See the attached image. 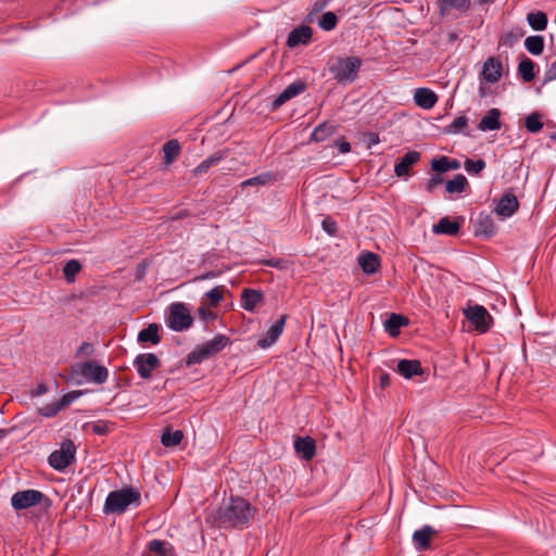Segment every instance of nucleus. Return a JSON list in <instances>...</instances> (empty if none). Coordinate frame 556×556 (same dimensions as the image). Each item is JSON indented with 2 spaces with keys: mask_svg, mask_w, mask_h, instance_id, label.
Instances as JSON below:
<instances>
[{
  "mask_svg": "<svg viewBox=\"0 0 556 556\" xmlns=\"http://www.w3.org/2000/svg\"><path fill=\"white\" fill-rule=\"evenodd\" d=\"M217 276H218V273H216V271H208V273H205V274L199 276L198 278H195V280H205V279L215 278Z\"/></svg>",
  "mask_w": 556,
  "mask_h": 556,
  "instance_id": "obj_64",
  "label": "nucleus"
},
{
  "mask_svg": "<svg viewBox=\"0 0 556 556\" xmlns=\"http://www.w3.org/2000/svg\"><path fill=\"white\" fill-rule=\"evenodd\" d=\"M465 316L480 333L489 331L493 323V318L488 309L479 304L468 306L465 309Z\"/></svg>",
  "mask_w": 556,
  "mask_h": 556,
  "instance_id": "obj_7",
  "label": "nucleus"
},
{
  "mask_svg": "<svg viewBox=\"0 0 556 556\" xmlns=\"http://www.w3.org/2000/svg\"><path fill=\"white\" fill-rule=\"evenodd\" d=\"M81 270V264L78 260L72 258L67 261L63 267V276L67 283H73L76 275Z\"/></svg>",
  "mask_w": 556,
  "mask_h": 556,
  "instance_id": "obj_39",
  "label": "nucleus"
},
{
  "mask_svg": "<svg viewBox=\"0 0 556 556\" xmlns=\"http://www.w3.org/2000/svg\"><path fill=\"white\" fill-rule=\"evenodd\" d=\"M83 394V391H71L64 394L58 402L62 408L70 406L75 400Z\"/></svg>",
  "mask_w": 556,
  "mask_h": 556,
  "instance_id": "obj_49",
  "label": "nucleus"
},
{
  "mask_svg": "<svg viewBox=\"0 0 556 556\" xmlns=\"http://www.w3.org/2000/svg\"><path fill=\"white\" fill-rule=\"evenodd\" d=\"M442 181H443V178H442V176H441L439 173H437V174L432 175V176L428 179V181H427L426 190H427L428 192H430V193H431V192H433V191H434V189H435V187H437V186H439V185H441V184H442Z\"/></svg>",
  "mask_w": 556,
  "mask_h": 556,
  "instance_id": "obj_52",
  "label": "nucleus"
},
{
  "mask_svg": "<svg viewBox=\"0 0 556 556\" xmlns=\"http://www.w3.org/2000/svg\"><path fill=\"white\" fill-rule=\"evenodd\" d=\"M519 73H520V76L523 81L530 83L535 78L538 72H519Z\"/></svg>",
  "mask_w": 556,
  "mask_h": 556,
  "instance_id": "obj_61",
  "label": "nucleus"
},
{
  "mask_svg": "<svg viewBox=\"0 0 556 556\" xmlns=\"http://www.w3.org/2000/svg\"><path fill=\"white\" fill-rule=\"evenodd\" d=\"M332 0H314L312 2V9L308 14V17L311 18L312 15L320 12L324 10Z\"/></svg>",
  "mask_w": 556,
  "mask_h": 556,
  "instance_id": "obj_53",
  "label": "nucleus"
},
{
  "mask_svg": "<svg viewBox=\"0 0 556 556\" xmlns=\"http://www.w3.org/2000/svg\"><path fill=\"white\" fill-rule=\"evenodd\" d=\"M542 115L539 112H532L526 117L525 127L531 134H536L543 128Z\"/></svg>",
  "mask_w": 556,
  "mask_h": 556,
  "instance_id": "obj_42",
  "label": "nucleus"
},
{
  "mask_svg": "<svg viewBox=\"0 0 556 556\" xmlns=\"http://www.w3.org/2000/svg\"><path fill=\"white\" fill-rule=\"evenodd\" d=\"M275 179V175L271 172H266L261 175L251 177L249 179L243 180L240 184V188L244 189L247 187H260L265 186Z\"/></svg>",
  "mask_w": 556,
  "mask_h": 556,
  "instance_id": "obj_36",
  "label": "nucleus"
},
{
  "mask_svg": "<svg viewBox=\"0 0 556 556\" xmlns=\"http://www.w3.org/2000/svg\"><path fill=\"white\" fill-rule=\"evenodd\" d=\"M141 494L132 486H125L108 494L103 506L105 514H123L130 505L140 506Z\"/></svg>",
  "mask_w": 556,
  "mask_h": 556,
  "instance_id": "obj_2",
  "label": "nucleus"
},
{
  "mask_svg": "<svg viewBox=\"0 0 556 556\" xmlns=\"http://www.w3.org/2000/svg\"><path fill=\"white\" fill-rule=\"evenodd\" d=\"M160 326L155 323L149 324L148 327L142 329L137 337L140 343H151L153 345L161 342V336L159 334Z\"/></svg>",
  "mask_w": 556,
  "mask_h": 556,
  "instance_id": "obj_28",
  "label": "nucleus"
},
{
  "mask_svg": "<svg viewBox=\"0 0 556 556\" xmlns=\"http://www.w3.org/2000/svg\"><path fill=\"white\" fill-rule=\"evenodd\" d=\"M358 72H334V79L342 86L352 84L357 78Z\"/></svg>",
  "mask_w": 556,
  "mask_h": 556,
  "instance_id": "obj_47",
  "label": "nucleus"
},
{
  "mask_svg": "<svg viewBox=\"0 0 556 556\" xmlns=\"http://www.w3.org/2000/svg\"><path fill=\"white\" fill-rule=\"evenodd\" d=\"M525 47L529 53L540 55L544 49V38L540 35L529 36L525 40Z\"/></svg>",
  "mask_w": 556,
  "mask_h": 556,
  "instance_id": "obj_40",
  "label": "nucleus"
},
{
  "mask_svg": "<svg viewBox=\"0 0 556 556\" xmlns=\"http://www.w3.org/2000/svg\"><path fill=\"white\" fill-rule=\"evenodd\" d=\"M321 227L330 236H334L338 231V224L331 216H326L323 219Z\"/></svg>",
  "mask_w": 556,
  "mask_h": 556,
  "instance_id": "obj_51",
  "label": "nucleus"
},
{
  "mask_svg": "<svg viewBox=\"0 0 556 556\" xmlns=\"http://www.w3.org/2000/svg\"><path fill=\"white\" fill-rule=\"evenodd\" d=\"M522 33H515V31H509L507 34H505L501 39H500V43H498V49H502V48H513L518 41L519 39L522 37Z\"/></svg>",
  "mask_w": 556,
  "mask_h": 556,
  "instance_id": "obj_45",
  "label": "nucleus"
},
{
  "mask_svg": "<svg viewBox=\"0 0 556 556\" xmlns=\"http://www.w3.org/2000/svg\"><path fill=\"white\" fill-rule=\"evenodd\" d=\"M397 372L405 379L424 374L420 361L418 359H400L396 366Z\"/></svg>",
  "mask_w": 556,
  "mask_h": 556,
  "instance_id": "obj_20",
  "label": "nucleus"
},
{
  "mask_svg": "<svg viewBox=\"0 0 556 556\" xmlns=\"http://www.w3.org/2000/svg\"><path fill=\"white\" fill-rule=\"evenodd\" d=\"M527 21L533 30H544L548 23L547 15L542 11L528 13Z\"/></svg>",
  "mask_w": 556,
  "mask_h": 556,
  "instance_id": "obj_34",
  "label": "nucleus"
},
{
  "mask_svg": "<svg viewBox=\"0 0 556 556\" xmlns=\"http://www.w3.org/2000/svg\"><path fill=\"white\" fill-rule=\"evenodd\" d=\"M230 343L229 337L217 334L214 339L197 345L185 358V364L190 367L194 364H201L210 357L216 355Z\"/></svg>",
  "mask_w": 556,
  "mask_h": 556,
  "instance_id": "obj_3",
  "label": "nucleus"
},
{
  "mask_svg": "<svg viewBox=\"0 0 556 556\" xmlns=\"http://www.w3.org/2000/svg\"><path fill=\"white\" fill-rule=\"evenodd\" d=\"M504 53H506V51L501 52L496 58H488L481 70H508L510 64L508 62V56H505V60H503Z\"/></svg>",
  "mask_w": 556,
  "mask_h": 556,
  "instance_id": "obj_38",
  "label": "nucleus"
},
{
  "mask_svg": "<svg viewBox=\"0 0 556 556\" xmlns=\"http://www.w3.org/2000/svg\"><path fill=\"white\" fill-rule=\"evenodd\" d=\"M47 392H48L47 384L41 382L31 391V396H40V395L46 394Z\"/></svg>",
  "mask_w": 556,
  "mask_h": 556,
  "instance_id": "obj_59",
  "label": "nucleus"
},
{
  "mask_svg": "<svg viewBox=\"0 0 556 556\" xmlns=\"http://www.w3.org/2000/svg\"><path fill=\"white\" fill-rule=\"evenodd\" d=\"M93 351V345L91 343L83 342L77 350V355L90 356Z\"/></svg>",
  "mask_w": 556,
  "mask_h": 556,
  "instance_id": "obj_55",
  "label": "nucleus"
},
{
  "mask_svg": "<svg viewBox=\"0 0 556 556\" xmlns=\"http://www.w3.org/2000/svg\"><path fill=\"white\" fill-rule=\"evenodd\" d=\"M164 163L172 164L180 153V144L177 139H170L163 146Z\"/></svg>",
  "mask_w": 556,
  "mask_h": 556,
  "instance_id": "obj_32",
  "label": "nucleus"
},
{
  "mask_svg": "<svg viewBox=\"0 0 556 556\" xmlns=\"http://www.w3.org/2000/svg\"><path fill=\"white\" fill-rule=\"evenodd\" d=\"M502 73L503 72H480V77H479V96H480V98H486L493 93V91L486 87V84L497 83L502 77Z\"/></svg>",
  "mask_w": 556,
  "mask_h": 556,
  "instance_id": "obj_25",
  "label": "nucleus"
},
{
  "mask_svg": "<svg viewBox=\"0 0 556 556\" xmlns=\"http://www.w3.org/2000/svg\"><path fill=\"white\" fill-rule=\"evenodd\" d=\"M294 448L304 460H311L316 453L315 440L308 435L298 437L294 441Z\"/></svg>",
  "mask_w": 556,
  "mask_h": 556,
  "instance_id": "obj_18",
  "label": "nucleus"
},
{
  "mask_svg": "<svg viewBox=\"0 0 556 556\" xmlns=\"http://www.w3.org/2000/svg\"><path fill=\"white\" fill-rule=\"evenodd\" d=\"M555 79H556V72H545V76L543 78L542 86L545 85L546 83L555 80Z\"/></svg>",
  "mask_w": 556,
  "mask_h": 556,
  "instance_id": "obj_63",
  "label": "nucleus"
},
{
  "mask_svg": "<svg viewBox=\"0 0 556 556\" xmlns=\"http://www.w3.org/2000/svg\"><path fill=\"white\" fill-rule=\"evenodd\" d=\"M45 494L38 490H24L15 492L11 497V505L16 510H22L41 503Z\"/></svg>",
  "mask_w": 556,
  "mask_h": 556,
  "instance_id": "obj_8",
  "label": "nucleus"
},
{
  "mask_svg": "<svg viewBox=\"0 0 556 556\" xmlns=\"http://www.w3.org/2000/svg\"><path fill=\"white\" fill-rule=\"evenodd\" d=\"M338 151L342 154L349 153L351 151V144L345 139H338L334 143Z\"/></svg>",
  "mask_w": 556,
  "mask_h": 556,
  "instance_id": "obj_56",
  "label": "nucleus"
},
{
  "mask_svg": "<svg viewBox=\"0 0 556 556\" xmlns=\"http://www.w3.org/2000/svg\"><path fill=\"white\" fill-rule=\"evenodd\" d=\"M516 60L518 61L517 70H534V62L523 52H518Z\"/></svg>",
  "mask_w": 556,
  "mask_h": 556,
  "instance_id": "obj_50",
  "label": "nucleus"
},
{
  "mask_svg": "<svg viewBox=\"0 0 556 556\" xmlns=\"http://www.w3.org/2000/svg\"><path fill=\"white\" fill-rule=\"evenodd\" d=\"M262 264L269 266V267L278 268V269H283L286 267V261L283 258L264 260V261H262Z\"/></svg>",
  "mask_w": 556,
  "mask_h": 556,
  "instance_id": "obj_54",
  "label": "nucleus"
},
{
  "mask_svg": "<svg viewBox=\"0 0 556 556\" xmlns=\"http://www.w3.org/2000/svg\"><path fill=\"white\" fill-rule=\"evenodd\" d=\"M109 431L108 425L102 421L94 422L92 425V432L98 435H104Z\"/></svg>",
  "mask_w": 556,
  "mask_h": 556,
  "instance_id": "obj_57",
  "label": "nucleus"
},
{
  "mask_svg": "<svg viewBox=\"0 0 556 556\" xmlns=\"http://www.w3.org/2000/svg\"><path fill=\"white\" fill-rule=\"evenodd\" d=\"M313 29L307 25H300L293 28L287 38V46L295 48L298 46H306L312 40Z\"/></svg>",
  "mask_w": 556,
  "mask_h": 556,
  "instance_id": "obj_13",
  "label": "nucleus"
},
{
  "mask_svg": "<svg viewBox=\"0 0 556 556\" xmlns=\"http://www.w3.org/2000/svg\"><path fill=\"white\" fill-rule=\"evenodd\" d=\"M225 286H217L205 293L211 306H216L223 300Z\"/></svg>",
  "mask_w": 556,
  "mask_h": 556,
  "instance_id": "obj_46",
  "label": "nucleus"
},
{
  "mask_svg": "<svg viewBox=\"0 0 556 556\" xmlns=\"http://www.w3.org/2000/svg\"><path fill=\"white\" fill-rule=\"evenodd\" d=\"M228 155V151H217L211 154L208 157L203 160L195 168L194 174L195 175H203L205 174L212 166L217 165L220 161L225 160Z\"/></svg>",
  "mask_w": 556,
  "mask_h": 556,
  "instance_id": "obj_27",
  "label": "nucleus"
},
{
  "mask_svg": "<svg viewBox=\"0 0 556 556\" xmlns=\"http://www.w3.org/2000/svg\"><path fill=\"white\" fill-rule=\"evenodd\" d=\"M362 65V59L356 55L337 56L330 60L329 70H359Z\"/></svg>",
  "mask_w": 556,
  "mask_h": 556,
  "instance_id": "obj_22",
  "label": "nucleus"
},
{
  "mask_svg": "<svg viewBox=\"0 0 556 556\" xmlns=\"http://www.w3.org/2000/svg\"><path fill=\"white\" fill-rule=\"evenodd\" d=\"M182 439H184V433L181 430L172 431L169 428H167L161 437V443L165 447H173V446H177L178 444H180Z\"/></svg>",
  "mask_w": 556,
  "mask_h": 556,
  "instance_id": "obj_37",
  "label": "nucleus"
},
{
  "mask_svg": "<svg viewBox=\"0 0 556 556\" xmlns=\"http://www.w3.org/2000/svg\"><path fill=\"white\" fill-rule=\"evenodd\" d=\"M148 549L157 556H175L174 546L162 540H152L148 544Z\"/></svg>",
  "mask_w": 556,
  "mask_h": 556,
  "instance_id": "obj_31",
  "label": "nucleus"
},
{
  "mask_svg": "<svg viewBox=\"0 0 556 556\" xmlns=\"http://www.w3.org/2000/svg\"><path fill=\"white\" fill-rule=\"evenodd\" d=\"M365 141L367 143L368 148H371L375 144H378L380 142L379 135L377 132H367L365 134Z\"/></svg>",
  "mask_w": 556,
  "mask_h": 556,
  "instance_id": "obj_58",
  "label": "nucleus"
},
{
  "mask_svg": "<svg viewBox=\"0 0 556 556\" xmlns=\"http://www.w3.org/2000/svg\"><path fill=\"white\" fill-rule=\"evenodd\" d=\"M132 364L142 379H149L152 371L161 366V361L154 353H141L135 357Z\"/></svg>",
  "mask_w": 556,
  "mask_h": 556,
  "instance_id": "obj_9",
  "label": "nucleus"
},
{
  "mask_svg": "<svg viewBox=\"0 0 556 556\" xmlns=\"http://www.w3.org/2000/svg\"><path fill=\"white\" fill-rule=\"evenodd\" d=\"M391 382V377L389 374L384 372L380 376V386L381 388H386L390 384Z\"/></svg>",
  "mask_w": 556,
  "mask_h": 556,
  "instance_id": "obj_62",
  "label": "nucleus"
},
{
  "mask_svg": "<svg viewBox=\"0 0 556 556\" xmlns=\"http://www.w3.org/2000/svg\"><path fill=\"white\" fill-rule=\"evenodd\" d=\"M421 157L418 151H408L405 153L394 166V173L397 177L408 176L412 166L417 164Z\"/></svg>",
  "mask_w": 556,
  "mask_h": 556,
  "instance_id": "obj_15",
  "label": "nucleus"
},
{
  "mask_svg": "<svg viewBox=\"0 0 556 556\" xmlns=\"http://www.w3.org/2000/svg\"><path fill=\"white\" fill-rule=\"evenodd\" d=\"M497 231V227L494 223L491 214L485 212H480L477 217V229L476 232L478 235H482L485 238L493 237Z\"/></svg>",
  "mask_w": 556,
  "mask_h": 556,
  "instance_id": "obj_19",
  "label": "nucleus"
},
{
  "mask_svg": "<svg viewBox=\"0 0 556 556\" xmlns=\"http://www.w3.org/2000/svg\"><path fill=\"white\" fill-rule=\"evenodd\" d=\"M264 294L261 290L247 288L241 293V307L248 312H254L263 302Z\"/></svg>",
  "mask_w": 556,
  "mask_h": 556,
  "instance_id": "obj_16",
  "label": "nucleus"
},
{
  "mask_svg": "<svg viewBox=\"0 0 556 556\" xmlns=\"http://www.w3.org/2000/svg\"><path fill=\"white\" fill-rule=\"evenodd\" d=\"M460 167V163L458 160L450 159L445 155L440 156L439 159H433L431 161V169L442 174L448 170H455Z\"/></svg>",
  "mask_w": 556,
  "mask_h": 556,
  "instance_id": "obj_29",
  "label": "nucleus"
},
{
  "mask_svg": "<svg viewBox=\"0 0 556 556\" xmlns=\"http://www.w3.org/2000/svg\"><path fill=\"white\" fill-rule=\"evenodd\" d=\"M168 317L166 325L169 329L180 332L191 327L193 317L185 303L175 302L168 306Z\"/></svg>",
  "mask_w": 556,
  "mask_h": 556,
  "instance_id": "obj_4",
  "label": "nucleus"
},
{
  "mask_svg": "<svg viewBox=\"0 0 556 556\" xmlns=\"http://www.w3.org/2000/svg\"><path fill=\"white\" fill-rule=\"evenodd\" d=\"M383 325H384V330L391 337L394 338L400 334V329L402 327L408 325V318L403 315L392 313V314H390L389 318L384 321Z\"/></svg>",
  "mask_w": 556,
  "mask_h": 556,
  "instance_id": "obj_26",
  "label": "nucleus"
},
{
  "mask_svg": "<svg viewBox=\"0 0 556 556\" xmlns=\"http://www.w3.org/2000/svg\"><path fill=\"white\" fill-rule=\"evenodd\" d=\"M76 446L72 440H65L61 443L59 450L53 451L49 457V465L58 470L63 471L75 460Z\"/></svg>",
  "mask_w": 556,
  "mask_h": 556,
  "instance_id": "obj_5",
  "label": "nucleus"
},
{
  "mask_svg": "<svg viewBox=\"0 0 556 556\" xmlns=\"http://www.w3.org/2000/svg\"><path fill=\"white\" fill-rule=\"evenodd\" d=\"M485 166H486V163L482 159H478V160L466 159V161L464 163V167H465L466 172L470 175H479L485 168Z\"/></svg>",
  "mask_w": 556,
  "mask_h": 556,
  "instance_id": "obj_44",
  "label": "nucleus"
},
{
  "mask_svg": "<svg viewBox=\"0 0 556 556\" xmlns=\"http://www.w3.org/2000/svg\"><path fill=\"white\" fill-rule=\"evenodd\" d=\"M466 187H468V180L463 174L455 175L453 179L445 184V190L448 193H462Z\"/></svg>",
  "mask_w": 556,
  "mask_h": 556,
  "instance_id": "obj_35",
  "label": "nucleus"
},
{
  "mask_svg": "<svg viewBox=\"0 0 556 556\" xmlns=\"http://www.w3.org/2000/svg\"><path fill=\"white\" fill-rule=\"evenodd\" d=\"M462 224L451 220L448 217H442L432 226V232L435 235L456 236L460 230Z\"/></svg>",
  "mask_w": 556,
  "mask_h": 556,
  "instance_id": "obj_23",
  "label": "nucleus"
},
{
  "mask_svg": "<svg viewBox=\"0 0 556 556\" xmlns=\"http://www.w3.org/2000/svg\"><path fill=\"white\" fill-rule=\"evenodd\" d=\"M501 112L498 109H490L485 115L480 119L478 128L481 131L498 130L501 129Z\"/></svg>",
  "mask_w": 556,
  "mask_h": 556,
  "instance_id": "obj_24",
  "label": "nucleus"
},
{
  "mask_svg": "<svg viewBox=\"0 0 556 556\" xmlns=\"http://www.w3.org/2000/svg\"><path fill=\"white\" fill-rule=\"evenodd\" d=\"M519 202L515 194L510 192H506L498 200L495 213L502 217L508 218L511 217L518 210Z\"/></svg>",
  "mask_w": 556,
  "mask_h": 556,
  "instance_id": "obj_14",
  "label": "nucleus"
},
{
  "mask_svg": "<svg viewBox=\"0 0 556 556\" xmlns=\"http://www.w3.org/2000/svg\"><path fill=\"white\" fill-rule=\"evenodd\" d=\"M467 127H468V117L465 115H460V116L454 118L453 122L445 127V132L451 134V135H456V134L467 135V132L465 131L467 129Z\"/></svg>",
  "mask_w": 556,
  "mask_h": 556,
  "instance_id": "obj_41",
  "label": "nucleus"
},
{
  "mask_svg": "<svg viewBox=\"0 0 556 556\" xmlns=\"http://www.w3.org/2000/svg\"><path fill=\"white\" fill-rule=\"evenodd\" d=\"M437 533L431 526L426 525L422 528L416 530L413 534V542L418 551H427L430 548V540L433 534Z\"/></svg>",
  "mask_w": 556,
  "mask_h": 556,
  "instance_id": "obj_21",
  "label": "nucleus"
},
{
  "mask_svg": "<svg viewBox=\"0 0 556 556\" xmlns=\"http://www.w3.org/2000/svg\"><path fill=\"white\" fill-rule=\"evenodd\" d=\"M359 266L365 274H375L380 267L378 255L371 252H367L359 257Z\"/></svg>",
  "mask_w": 556,
  "mask_h": 556,
  "instance_id": "obj_30",
  "label": "nucleus"
},
{
  "mask_svg": "<svg viewBox=\"0 0 556 556\" xmlns=\"http://www.w3.org/2000/svg\"><path fill=\"white\" fill-rule=\"evenodd\" d=\"M199 315L204 320L215 318V314L204 306L199 307Z\"/></svg>",
  "mask_w": 556,
  "mask_h": 556,
  "instance_id": "obj_60",
  "label": "nucleus"
},
{
  "mask_svg": "<svg viewBox=\"0 0 556 556\" xmlns=\"http://www.w3.org/2000/svg\"><path fill=\"white\" fill-rule=\"evenodd\" d=\"M306 90V84L298 79L290 84L278 97H276L269 104V111L275 112L280 106H282L286 102L290 101L291 99L298 97L299 94L303 93Z\"/></svg>",
  "mask_w": 556,
  "mask_h": 556,
  "instance_id": "obj_11",
  "label": "nucleus"
},
{
  "mask_svg": "<svg viewBox=\"0 0 556 556\" xmlns=\"http://www.w3.org/2000/svg\"><path fill=\"white\" fill-rule=\"evenodd\" d=\"M439 13L445 16H464L470 10V0H437Z\"/></svg>",
  "mask_w": 556,
  "mask_h": 556,
  "instance_id": "obj_10",
  "label": "nucleus"
},
{
  "mask_svg": "<svg viewBox=\"0 0 556 556\" xmlns=\"http://www.w3.org/2000/svg\"><path fill=\"white\" fill-rule=\"evenodd\" d=\"M256 508L248 500L231 496L228 504L219 507L206 518V521L219 529H243L254 519Z\"/></svg>",
  "mask_w": 556,
  "mask_h": 556,
  "instance_id": "obj_1",
  "label": "nucleus"
},
{
  "mask_svg": "<svg viewBox=\"0 0 556 556\" xmlns=\"http://www.w3.org/2000/svg\"><path fill=\"white\" fill-rule=\"evenodd\" d=\"M336 131V127L328 123H321L314 128L311 134V140L315 142L325 141L328 137L333 135Z\"/></svg>",
  "mask_w": 556,
  "mask_h": 556,
  "instance_id": "obj_33",
  "label": "nucleus"
},
{
  "mask_svg": "<svg viewBox=\"0 0 556 556\" xmlns=\"http://www.w3.org/2000/svg\"><path fill=\"white\" fill-rule=\"evenodd\" d=\"M337 24H338V17H337L336 13H333L331 11L323 13V15L320 16V18L318 21V26L326 31H330V30L334 29Z\"/></svg>",
  "mask_w": 556,
  "mask_h": 556,
  "instance_id": "obj_43",
  "label": "nucleus"
},
{
  "mask_svg": "<svg viewBox=\"0 0 556 556\" xmlns=\"http://www.w3.org/2000/svg\"><path fill=\"white\" fill-rule=\"evenodd\" d=\"M73 372L76 376L85 378L89 382L97 384L104 383L109 378V370L105 366L97 364L94 362H83L77 363L73 367Z\"/></svg>",
  "mask_w": 556,
  "mask_h": 556,
  "instance_id": "obj_6",
  "label": "nucleus"
},
{
  "mask_svg": "<svg viewBox=\"0 0 556 556\" xmlns=\"http://www.w3.org/2000/svg\"><path fill=\"white\" fill-rule=\"evenodd\" d=\"M288 319V315L283 314L280 316L279 319H277L267 330L266 336L261 338L257 341V345L261 349H268L270 348L281 336L286 321Z\"/></svg>",
  "mask_w": 556,
  "mask_h": 556,
  "instance_id": "obj_12",
  "label": "nucleus"
},
{
  "mask_svg": "<svg viewBox=\"0 0 556 556\" xmlns=\"http://www.w3.org/2000/svg\"><path fill=\"white\" fill-rule=\"evenodd\" d=\"M414 101L424 110L432 109L438 102V96L429 88H417L414 92Z\"/></svg>",
  "mask_w": 556,
  "mask_h": 556,
  "instance_id": "obj_17",
  "label": "nucleus"
},
{
  "mask_svg": "<svg viewBox=\"0 0 556 556\" xmlns=\"http://www.w3.org/2000/svg\"><path fill=\"white\" fill-rule=\"evenodd\" d=\"M61 410V406L59 402L49 403L40 408H38V414L47 417L52 418L58 415V413Z\"/></svg>",
  "mask_w": 556,
  "mask_h": 556,
  "instance_id": "obj_48",
  "label": "nucleus"
}]
</instances>
